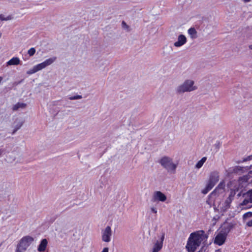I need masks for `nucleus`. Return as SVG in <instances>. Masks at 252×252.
I'll use <instances>...</instances> for the list:
<instances>
[{"label":"nucleus","mask_w":252,"mask_h":252,"mask_svg":"<svg viewBox=\"0 0 252 252\" xmlns=\"http://www.w3.org/2000/svg\"><path fill=\"white\" fill-rule=\"evenodd\" d=\"M208 235L203 230L191 233L186 247L188 252H194L201 243L206 241Z\"/></svg>","instance_id":"nucleus-1"},{"label":"nucleus","mask_w":252,"mask_h":252,"mask_svg":"<svg viewBox=\"0 0 252 252\" xmlns=\"http://www.w3.org/2000/svg\"><path fill=\"white\" fill-rule=\"evenodd\" d=\"M197 88L193 80L187 79L176 88V92L178 94H180L186 92H192L196 90Z\"/></svg>","instance_id":"nucleus-2"},{"label":"nucleus","mask_w":252,"mask_h":252,"mask_svg":"<svg viewBox=\"0 0 252 252\" xmlns=\"http://www.w3.org/2000/svg\"><path fill=\"white\" fill-rule=\"evenodd\" d=\"M159 162L168 173L170 174L175 173L177 164L173 162L172 158L167 156H164L161 158Z\"/></svg>","instance_id":"nucleus-3"},{"label":"nucleus","mask_w":252,"mask_h":252,"mask_svg":"<svg viewBox=\"0 0 252 252\" xmlns=\"http://www.w3.org/2000/svg\"><path fill=\"white\" fill-rule=\"evenodd\" d=\"M56 60V57L48 59L43 62L34 65L32 68L27 71V73L31 75L41 70L42 69L45 68L46 66L51 65Z\"/></svg>","instance_id":"nucleus-4"},{"label":"nucleus","mask_w":252,"mask_h":252,"mask_svg":"<svg viewBox=\"0 0 252 252\" xmlns=\"http://www.w3.org/2000/svg\"><path fill=\"white\" fill-rule=\"evenodd\" d=\"M219 173L217 171L212 172L209 177L208 182L206 185V188L202 190V193L205 194L210 190L219 181Z\"/></svg>","instance_id":"nucleus-5"},{"label":"nucleus","mask_w":252,"mask_h":252,"mask_svg":"<svg viewBox=\"0 0 252 252\" xmlns=\"http://www.w3.org/2000/svg\"><path fill=\"white\" fill-rule=\"evenodd\" d=\"M33 241L34 239L33 237L30 236H26L23 237L20 240L17 246L19 247L22 250L25 251L33 242Z\"/></svg>","instance_id":"nucleus-6"},{"label":"nucleus","mask_w":252,"mask_h":252,"mask_svg":"<svg viewBox=\"0 0 252 252\" xmlns=\"http://www.w3.org/2000/svg\"><path fill=\"white\" fill-rule=\"evenodd\" d=\"M101 234L102 241L107 243L110 242L112 235L111 227L107 226L104 229L102 230Z\"/></svg>","instance_id":"nucleus-7"},{"label":"nucleus","mask_w":252,"mask_h":252,"mask_svg":"<svg viewBox=\"0 0 252 252\" xmlns=\"http://www.w3.org/2000/svg\"><path fill=\"white\" fill-rule=\"evenodd\" d=\"M238 189H231L230 191V194L229 196L227 198L224 202V208L226 210L228 209L230 206V204L232 202V200L234 199V197L236 193V191H237Z\"/></svg>","instance_id":"nucleus-8"},{"label":"nucleus","mask_w":252,"mask_h":252,"mask_svg":"<svg viewBox=\"0 0 252 252\" xmlns=\"http://www.w3.org/2000/svg\"><path fill=\"white\" fill-rule=\"evenodd\" d=\"M242 196L245 197V199L240 203L241 206L246 205L249 203H252V189L244 193Z\"/></svg>","instance_id":"nucleus-9"},{"label":"nucleus","mask_w":252,"mask_h":252,"mask_svg":"<svg viewBox=\"0 0 252 252\" xmlns=\"http://www.w3.org/2000/svg\"><path fill=\"white\" fill-rule=\"evenodd\" d=\"M226 236L219 232L216 236L214 243L219 246L222 245L225 241Z\"/></svg>","instance_id":"nucleus-10"},{"label":"nucleus","mask_w":252,"mask_h":252,"mask_svg":"<svg viewBox=\"0 0 252 252\" xmlns=\"http://www.w3.org/2000/svg\"><path fill=\"white\" fill-rule=\"evenodd\" d=\"M225 187V184L223 182H221L215 189L211 193V195H219V194L222 193Z\"/></svg>","instance_id":"nucleus-11"},{"label":"nucleus","mask_w":252,"mask_h":252,"mask_svg":"<svg viewBox=\"0 0 252 252\" xmlns=\"http://www.w3.org/2000/svg\"><path fill=\"white\" fill-rule=\"evenodd\" d=\"M187 42V38L183 34H180L178 37L177 41L174 43V45L176 47H179L185 44Z\"/></svg>","instance_id":"nucleus-12"},{"label":"nucleus","mask_w":252,"mask_h":252,"mask_svg":"<svg viewBox=\"0 0 252 252\" xmlns=\"http://www.w3.org/2000/svg\"><path fill=\"white\" fill-rule=\"evenodd\" d=\"M48 244L47 240L46 239H42L38 247L37 250L40 252H44L46 250Z\"/></svg>","instance_id":"nucleus-13"},{"label":"nucleus","mask_w":252,"mask_h":252,"mask_svg":"<svg viewBox=\"0 0 252 252\" xmlns=\"http://www.w3.org/2000/svg\"><path fill=\"white\" fill-rule=\"evenodd\" d=\"M232 226L231 224L225 225L222 227L220 232L222 233V234L226 236L227 234L230 232V231L232 229Z\"/></svg>","instance_id":"nucleus-14"},{"label":"nucleus","mask_w":252,"mask_h":252,"mask_svg":"<svg viewBox=\"0 0 252 252\" xmlns=\"http://www.w3.org/2000/svg\"><path fill=\"white\" fill-rule=\"evenodd\" d=\"M23 124V121L21 120H17L14 123V129L12 132V134H15V133L19 129Z\"/></svg>","instance_id":"nucleus-15"},{"label":"nucleus","mask_w":252,"mask_h":252,"mask_svg":"<svg viewBox=\"0 0 252 252\" xmlns=\"http://www.w3.org/2000/svg\"><path fill=\"white\" fill-rule=\"evenodd\" d=\"M20 60L17 57H13L7 62L8 65H18L20 63Z\"/></svg>","instance_id":"nucleus-16"},{"label":"nucleus","mask_w":252,"mask_h":252,"mask_svg":"<svg viewBox=\"0 0 252 252\" xmlns=\"http://www.w3.org/2000/svg\"><path fill=\"white\" fill-rule=\"evenodd\" d=\"M188 33L190 35L191 38H196L197 37V32L194 28L189 29L188 30Z\"/></svg>","instance_id":"nucleus-17"},{"label":"nucleus","mask_w":252,"mask_h":252,"mask_svg":"<svg viewBox=\"0 0 252 252\" xmlns=\"http://www.w3.org/2000/svg\"><path fill=\"white\" fill-rule=\"evenodd\" d=\"M27 106V104L24 103L18 102L13 107V110L14 111L18 110L19 108H24Z\"/></svg>","instance_id":"nucleus-18"},{"label":"nucleus","mask_w":252,"mask_h":252,"mask_svg":"<svg viewBox=\"0 0 252 252\" xmlns=\"http://www.w3.org/2000/svg\"><path fill=\"white\" fill-rule=\"evenodd\" d=\"M206 159L207 158H206V157L202 158L199 161H198L197 162V163L195 165L196 168H197L198 169L201 168L202 166V165L204 164V163L206 160Z\"/></svg>","instance_id":"nucleus-19"},{"label":"nucleus","mask_w":252,"mask_h":252,"mask_svg":"<svg viewBox=\"0 0 252 252\" xmlns=\"http://www.w3.org/2000/svg\"><path fill=\"white\" fill-rule=\"evenodd\" d=\"M166 196L164 194L158 191V201H165L166 200Z\"/></svg>","instance_id":"nucleus-20"},{"label":"nucleus","mask_w":252,"mask_h":252,"mask_svg":"<svg viewBox=\"0 0 252 252\" xmlns=\"http://www.w3.org/2000/svg\"><path fill=\"white\" fill-rule=\"evenodd\" d=\"M12 19V17L10 15L5 16L3 14H0V20L1 21H8Z\"/></svg>","instance_id":"nucleus-21"},{"label":"nucleus","mask_w":252,"mask_h":252,"mask_svg":"<svg viewBox=\"0 0 252 252\" xmlns=\"http://www.w3.org/2000/svg\"><path fill=\"white\" fill-rule=\"evenodd\" d=\"M165 233H162V235L160 238V242H158V251L160 250L162 247L163 241L164 239Z\"/></svg>","instance_id":"nucleus-22"},{"label":"nucleus","mask_w":252,"mask_h":252,"mask_svg":"<svg viewBox=\"0 0 252 252\" xmlns=\"http://www.w3.org/2000/svg\"><path fill=\"white\" fill-rule=\"evenodd\" d=\"M35 49L34 48H31L28 51V53L30 56H32L35 54Z\"/></svg>","instance_id":"nucleus-23"},{"label":"nucleus","mask_w":252,"mask_h":252,"mask_svg":"<svg viewBox=\"0 0 252 252\" xmlns=\"http://www.w3.org/2000/svg\"><path fill=\"white\" fill-rule=\"evenodd\" d=\"M252 217V212H249L244 214L243 215V219L245 220L248 218Z\"/></svg>","instance_id":"nucleus-24"},{"label":"nucleus","mask_w":252,"mask_h":252,"mask_svg":"<svg viewBox=\"0 0 252 252\" xmlns=\"http://www.w3.org/2000/svg\"><path fill=\"white\" fill-rule=\"evenodd\" d=\"M82 96L80 95H77L73 96H71L69 97L70 100H74V99H78L82 98Z\"/></svg>","instance_id":"nucleus-25"},{"label":"nucleus","mask_w":252,"mask_h":252,"mask_svg":"<svg viewBox=\"0 0 252 252\" xmlns=\"http://www.w3.org/2000/svg\"><path fill=\"white\" fill-rule=\"evenodd\" d=\"M157 200H158V191H155L154 192V197H153L152 200L154 202H156Z\"/></svg>","instance_id":"nucleus-26"},{"label":"nucleus","mask_w":252,"mask_h":252,"mask_svg":"<svg viewBox=\"0 0 252 252\" xmlns=\"http://www.w3.org/2000/svg\"><path fill=\"white\" fill-rule=\"evenodd\" d=\"M152 252H158V241L155 243Z\"/></svg>","instance_id":"nucleus-27"},{"label":"nucleus","mask_w":252,"mask_h":252,"mask_svg":"<svg viewBox=\"0 0 252 252\" xmlns=\"http://www.w3.org/2000/svg\"><path fill=\"white\" fill-rule=\"evenodd\" d=\"M24 251L22 250L19 247L17 246L16 252H24Z\"/></svg>","instance_id":"nucleus-28"},{"label":"nucleus","mask_w":252,"mask_h":252,"mask_svg":"<svg viewBox=\"0 0 252 252\" xmlns=\"http://www.w3.org/2000/svg\"><path fill=\"white\" fill-rule=\"evenodd\" d=\"M151 211L154 213V214H156L157 213V208H155V207H152L151 209Z\"/></svg>","instance_id":"nucleus-29"},{"label":"nucleus","mask_w":252,"mask_h":252,"mask_svg":"<svg viewBox=\"0 0 252 252\" xmlns=\"http://www.w3.org/2000/svg\"><path fill=\"white\" fill-rule=\"evenodd\" d=\"M247 225L249 227H252V220L248 221L247 223Z\"/></svg>","instance_id":"nucleus-30"},{"label":"nucleus","mask_w":252,"mask_h":252,"mask_svg":"<svg viewBox=\"0 0 252 252\" xmlns=\"http://www.w3.org/2000/svg\"><path fill=\"white\" fill-rule=\"evenodd\" d=\"M101 252H108V248H104Z\"/></svg>","instance_id":"nucleus-31"},{"label":"nucleus","mask_w":252,"mask_h":252,"mask_svg":"<svg viewBox=\"0 0 252 252\" xmlns=\"http://www.w3.org/2000/svg\"><path fill=\"white\" fill-rule=\"evenodd\" d=\"M245 3H247L251 1V0H242Z\"/></svg>","instance_id":"nucleus-32"},{"label":"nucleus","mask_w":252,"mask_h":252,"mask_svg":"<svg viewBox=\"0 0 252 252\" xmlns=\"http://www.w3.org/2000/svg\"><path fill=\"white\" fill-rule=\"evenodd\" d=\"M3 150H0V157H1L2 154H3Z\"/></svg>","instance_id":"nucleus-33"},{"label":"nucleus","mask_w":252,"mask_h":252,"mask_svg":"<svg viewBox=\"0 0 252 252\" xmlns=\"http://www.w3.org/2000/svg\"><path fill=\"white\" fill-rule=\"evenodd\" d=\"M241 192H240L239 193H238L237 194V196L238 197H239L240 196H241Z\"/></svg>","instance_id":"nucleus-34"},{"label":"nucleus","mask_w":252,"mask_h":252,"mask_svg":"<svg viewBox=\"0 0 252 252\" xmlns=\"http://www.w3.org/2000/svg\"><path fill=\"white\" fill-rule=\"evenodd\" d=\"M249 48L250 49H251V50H252V44L250 45L249 46Z\"/></svg>","instance_id":"nucleus-35"},{"label":"nucleus","mask_w":252,"mask_h":252,"mask_svg":"<svg viewBox=\"0 0 252 252\" xmlns=\"http://www.w3.org/2000/svg\"><path fill=\"white\" fill-rule=\"evenodd\" d=\"M122 24H123L124 26H126V27L127 26L126 25V23L125 22H124V21L122 22Z\"/></svg>","instance_id":"nucleus-36"},{"label":"nucleus","mask_w":252,"mask_h":252,"mask_svg":"<svg viewBox=\"0 0 252 252\" xmlns=\"http://www.w3.org/2000/svg\"><path fill=\"white\" fill-rule=\"evenodd\" d=\"M1 34L0 33V38L1 37Z\"/></svg>","instance_id":"nucleus-37"}]
</instances>
